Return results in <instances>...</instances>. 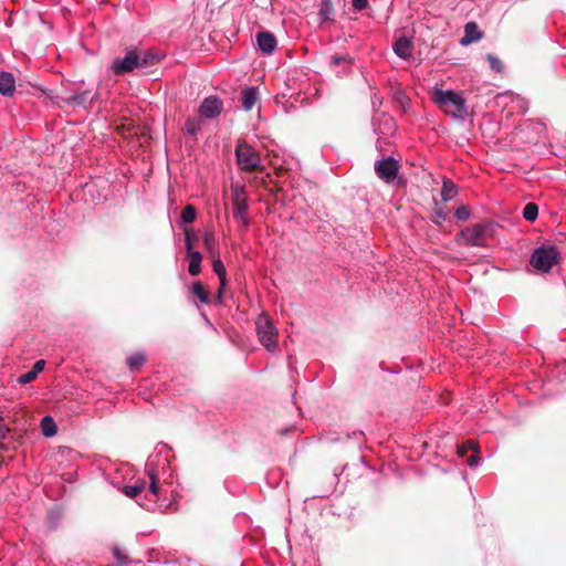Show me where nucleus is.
<instances>
[{"instance_id": "f03ea898", "label": "nucleus", "mask_w": 566, "mask_h": 566, "mask_svg": "<svg viewBox=\"0 0 566 566\" xmlns=\"http://www.w3.org/2000/svg\"><path fill=\"white\" fill-rule=\"evenodd\" d=\"M160 61L158 54L142 51L137 49H128L125 55L116 56L109 66V71L115 76H123L136 69H145L157 64Z\"/></svg>"}, {"instance_id": "39448f33", "label": "nucleus", "mask_w": 566, "mask_h": 566, "mask_svg": "<svg viewBox=\"0 0 566 566\" xmlns=\"http://www.w3.org/2000/svg\"><path fill=\"white\" fill-rule=\"evenodd\" d=\"M559 251L555 245L536 248L530 259L531 265L543 273H547L559 262Z\"/></svg>"}, {"instance_id": "72a5a7b5", "label": "nucleus", "mask_w": 566, "mask_h": 566, "mask_svg": "<svg viewBox=\"0 0 566 566\" xmlns=\"http://www.w3.org/2000/svg\"><path fill=\"white\" fill-rule=\"evenodd\" d=\"M470 214V209L467 206H461L455 210V217L460 220L469 219Z\"/></svg>"}, {"instance_id": "4468645a", "label": "nucleus", "mask_w": 566, "mask_h": 566, "mask_svg": "<svg viewBox=\"0 0 566 566\" xmlns=\"http://www.w3.org/2000/svg\"><path fill=\"white\" fill-rule=\"evenodd\" d=\"M15 92V80L10 72H0V94L3 96H12Z\"/></svg>"}, {"instance_id": "bb28decb", "label": "nucleus", "mask_w": 566, "mask_h": 566, "mask_svg": "<svg viewBox=\"0 0 566 566\" xmlns=\"http://www.w3.org/2000/svg\"><path fill=\"white\" fill-rule=\"evenodd\" d=\"M146 361L143 353H135L127 358V365L132 370L138 369Z\"/></svg>"}, {"instance_id": "a211bd4d", "label": "nucleus", "mask_w": 566, "mask_h": 566, "mask_svg": "<svg viewBox=\"0 0 566 566\" xmlns=\"http://www.w3.org/2000/svg\"><path fill=\"white\" fill-rule=\"evenodd\" d=\"M212 268L220 281V290H219L218 297L221 298L222 289L226 285V274H227L226 266L222 263V261L219 258H217L213 260Z\"/></svg>"}, {"instance_id": "9b49d317", "label": "nucleus", "mask_w": 566, "mask_h": 566, "mask_svg": "<svg viewBox=\"0 0 566 566\" xmlns=\"http://www.w3.org/2000/svg\"><path fill=\"white\" fill-rule=\"evenodd\" d=\"M48 97H50L52 101H54L55 104H60V103H64L69 106H80V105H85L86 101H87V95H88V92L87 91H84V92H81V93H76V94H73L69 97H57V96H53L52 95V92H44Z\"/></svg>"}, {"instance_id": "4be33fe9", "label": "nucleus", "mask_w": 566, "mask_h": 566, "mask_svg": "<svg viewBox=\"0 0 566 566\" xmlns=\"http://www.w3.org/2000/svg\"><path fill=\"white\" fill-rule=\"evenodd\" d=\"M333 12V6L331 0H323L319 11H318V19L321 23H324L325 21L329 20V17Z\"/></svg>"}, {"instance_id": "c85d7f7f", "label": "nucleus", "mask_w": 566, "mask_h": 566, "mask_svg": "<svg viewBox=\"0 0 566 566\" xmlns=\"http://www.w3.org/2000/svg\"><path fill=\"white\" fill-rule=\"evenodd\" d=\"M486 60L490 64V67L493 71H495L497 73H501L503 71V63L496 55L489 53V54H486Z\"/></svg>"}, {"instance_id": "f3484780", "label": "nucleus", "mask_w": 566, "mask_h": 566, "mask_svg": "<svg viewBox=\"0 0 566 566\" xmlns=\"http://www.w3.org/2000/svg\"><path fill=\"white\" fill-rule=\"evenodd\" d=\"M394 52L401 59H409L412 55L411 41L405 36L394 43Z\"/></svg>"}, {"instance_id": "20e7f679", "label": "nucleus", "mask_w": 566, "mask_h": 566, "mask_svg": "<svg viewBox=\"0 0 566 566\" xmlns=\"http://www.w3.org/2000/svg\"><path fill=\"white\" fill-rule=\"evenodd\" d=\"M255 329L260 343L270 352L277 347V328L266 313H261L255 319Z\"/></svg>"}, {"instance_id": "cd10ccee", "label": "nucleus", "mask_w": 566, "mask_h": 566, "mask_svg": "<svg viewBox=\"0 0 566 566\" xmlns=\"http://www.w3.org/2000/svg\"><path fill=\"white\" fill-rule=\"evenodd\" d=\"M113 555L117 560L116 566H127L129 564L127 555L118 546L113 548Z\"/></svg>"}, {"instance_id": "ddd939ff", "label": "nucleus", "mask_w": 566, "mask_h": 566, "mask_svg": "<svg viewBox=\"0 0 566 566\" xmlns=\"http://www.w3.org/2000/svg\"><path fill=\"white\" fill-rule=\"evenodd\" d=\"M187 253L189 256L188 272L191 276H196L201 271L202 255L199 251L190 249L189 238H187Z\"/></svg>"}, {"instance_id": "f8f14e48", "label": "nucleus", "mask_w": 566, "mask_h": 566, "mask_svg": "<svg viewBox=\"0 0 566 566\" xmlns=\"http://www.w3.org/2000/svg\"><path fill=\"white\" fill-rule=\"evenodd\" d=\"M256 42L260 51L264 54H271L276 48V39L273 33L263 31L256 34Z\"/></svg>"}, {"instance_id": "6ab92c4d", "label": "nucleus", "mask_w": 566, "mask_h": 566, "mask_svg": "<svg viewBox=\"0 0 566 566\" xmlns=\"http://www.w3.org/2000/svg\"><path fill=\"white\" fill-rule=\"evenodd\" d=\"M455 195L457 186L451 180H444L441 189V199L443 201H450Z\"/></svg>"}, {"instance_id": "dca6fc26", "label": "nucleus", "mask_w": 566, "mask_h": 566, "mask_svg": "<svg viewBox=\"0 0 566 566\" xmlns=\"http://www.w3.org/2000/svg\"><path fill=\"white\" fill-rule=\"evenodd\" d=\"M259 98L258 90L253 86L245 87L241 93V104L244 111H251Z\"/></svg>"}, {"instance_id": "2eb2a0df", "label": "nucleus", "mask_w": 566, "mask_h": 566, "mask_svg": "<svg viewBox=\"0 0 566 566\" xmlns=\"http://www.w3.org/2000/svg\"><path fill=\"white\" fill-rule=\"evenodd\" d=\"M482 39V32L475 22H468L464 27V36L460 40L462 45H468Z\"/></svg>"}, {"instance_id": "c9c22d12", "label": "nucleus", "mask_w": 566, "mask_h": 566, "mask_svg": "<svg viewBox=\"0 0 566 566\" xmlns=\"http://www.w3.org/2000/svg\"><path fill=\"white\" fill-rule=\"evenodd\" d=\"M352 3H353V7L356 9V10H364L367 4H368V0H352Z\"/></svg>"}, {"instance_id": "b1692460", "label": "nucleus", "mask_w": 566, "mask_h": 566, "mask_svg": "<svg viewBox=\"0 0 566 566\" xmlns=\"http://www.w3.org/2000/svg\"><path fill=\"white\" fill-rule=\"evenodd\" d=\"M191 291L202 304L209 302V293L200 282L193 283Z\"/></svg>"}, {"instance_id": "9d476101", "label": "nucleus", "mask_w": 566, "mask_h": 566, "mask_svg": "<svg viewBox=\"0 0 566 566\" xmlns=\"http://www.w3.org/2000/svg\"><path fill=\"white\" fill-rule=\"evenodd\" d=\"M223 109L221 99L217 96H209L205 98L199 107L201 117L212 119L218 117Z\"/></svg>"}, {"instance_id": "412c9836", "label": "nucleus", "mask_w": 566, "mask_h": 566, "mask_svg": "<svg viewBox=\"0 0 566 566\" xmlns=\"http://www.w3.org/2000/svg\"><path fill=\"white\" fill-rule=\"evenodd\" d=\"M203 244H205L206 249L212 255H214L217 253L218 241H217L216 235L212 232H210V231L205 232Z\"/></svg>"}, {"instance_id": "7c9ffc66", "label": "nucleus", "mask_w": 566, "mask_h": 566, "mask_svg": "<svg viewBox=\"0 0 566 566\" xmlns=\"http://www.w3.org/2000/svg\"><path fill=\"white\" fill-rule=\"evenodd\" d=\"M331 62L333 65H338L340 63H347L349 65V64H352L353 60L348 55L335 54L331 57Z\"/></svg>"}, {"instance_id": "6e6552de", "label": "nucleus", "mask_w": 566, "mask_h": 566, "mask_svg": "<svg viewBox=\"0 0 566 566\" xmlns=\"http://www.w3.org/2000/svg\"><path fill=\"white\" fill-rule=\"evenodd\" d=\"M399 163L394 157L382 158L375 163V174L386 184H392L399 172Z\"/></svg>"}, {"instance_id": "f704fd0d", "label": "nucleus", "mask_w": 566, "mask_h": 566, "mask_svg": "<svg viewBox=\"0 0 566 566\" xmlns=\"http://www.w3.org/2000/svg\"><path fill=\"white\" fill-rule=\"evenodd\" d=\"M45 361L43 359L36 360L31 369L36 376L44 369Z\"/></svg>"}, {"instance_id": "aec40b11", "label": "nucleus", "mask_w": 566, "mask_h": 566, "mask_svg": "<svg viewBox=\"0 0 566 566\" xmlns=\"http://www.w3.org/2000/svg\"><path fill=\"white\" fill-rule=\"evenodd\" d=\"M41 430L45 437H53L56 433V424L50 416H45L41 420Z\"/></svg>"}, {"instance_id": "7ed1b4c3", "label": "nucleus", "mask_w": 566, "mask_h": 566, "mask_svg": "<svg viewBox=\"0 0 566 566\" xmlns=\"http://www.w3.org/2000/svg\"><path fill=\"white\" fill-rule=\"evenodd\" d=\"M432 101L447 114L454 117L467 115L465 99L453 91H443L436 87L432 93Z\"/></svg>"}, {"instance_id": "0eeeda50", "label": "nucleus", "mask_w": 566, "mask_h": 566, "mask_svg": "<svg viewBox=\"0 0 566 566\" xmlns=\"http://www.w3.org/2000/svg\"><path fill=\"white\" fill-rule=\"evenodd\" d=\"M235 157L239 168L243 171H253L261 166L260 154L247 143L237 145Z\"/></svg>"}, {"instance_id": "1a4fd4ad", "label": "nucleus", "mask_w": 566, "mask_h": 566, "mask_svg": "<svg viewBox=\"0 0 566 566\" xmlns=\"http://www.w3.org/2000/svg\"><path fill=\"white\" fill-rule=\"evenodd\" d=\"M486 226L473 224L462 230L460 235L467 245L482 247L485 243Z\"/></svg>"}, {"instance_id": "e433bc0d", "label": "nucleus", "mask_w": 566, "mask_h": 566, "mask_svg": "<svg viewBox=\"0 0 566 566\" xmlns=\"http://www.w3.org/2000/svg\"><path fill=\"white\" fill-rule=\"evenodd\" d=\"M480 463V458L478 454H472L468 458V464L472 468L478 467Z\"/></svg>"}, {"instance_id": "4c0bfd02", "label": "nucleus", "mask_w": 566, "mask_h": 566, "mask_svg": "<svg viewBox=\"0 0 566 566\" xmlns=\"http://www.w3.org/2000/svg\"><path fill=\"white\" fill-rule=\"evenodd\" d=\"M6 436V426L3 420L0 418V439Z\"/></svg>"}, {"instance_id": "393cba45", "label": "nucleus", "mask_w": 566, "mask_h": 566, "mask_svg": "<svg viewBox=\"0 0 566 566\" xmlns=\"http://www.w3.org/2000/svg\"><path fill=\"white\" fill-rule=\"evenodd\" d=\"M185 129L189 135L196 136L198 132L201 129L200 119L196 117L187 118L185 122Z\"/></svg>"}, {"instance_id": "423d86ee", "label": "nucleus", "mask_w": 566, "mask_h": 566, "mask_svg": "<svg viewBox=\"0 0 566 566\" xmlns=\"http://www.w3.org/2000/svg\"><path fill=\"white\" fill-rule=\"evenodd\" d=\"M231 200L233 218L240 221L243 227H248V197L243 185L239 182L231 185Z\"/></svg>"}, {"instance_id": "473e14b6", "label": "nucleus", "mask_w": 566, "mask_h": 566, "mask_svg": "<svg viewBox=\"0 0 566 566\" xmlns=\"http://www.w3.org/2000/svg\"><path fill=\"white\" fill-rule=\"evenodd\" d=\"M36 377L38 376L32 370H29L28 373L19 376L18 381L21 385H27V384L33 381Z\"/></svg>"}, {"instance_id": "f257e3e1", "label": "nucleus", "mask_w": 566, "mask_h": 566, "mask_svg": "<svg viewBox=\"0 0 566 566\" xmlns=\"http://www.w3.org/2000/svg\"><path fill=\"white\" fill-rule=\"evenodd\" d=\"M145 471L146 479L137 478L130 484L123 486V493L148 511L167 509L170 504L166 502L167 490L164 488L163 481L170 478L168 454L158 451L150 454L147 459Z\"/></svg>"}, {"instance_id": "c756f323", "label": "nucleus", "mask_w": 566, "mask_h": 566, "mask_svg": "<svg viewBox=\"0 0 566 566\" xmlns=\"http://www.w3.org/2000/svg\"><path fill=\"white\" fill-rule=\"evenodd\" d=\"M475 448L476 446L474 441H468L461 446H458V455L464 457L468 453V451L475 450Z\"/></svg>"}, {"instance_id": "2f4dec72", "label": "nucleus", "mask_w": 566, "mask_h": 566, "mask_svg": "<svg viewBox=\"0 0 566 566\" xmlns=\"http://www.w3.org/2000/svg\"><path fill=\"white\" fill-rule=\"evenodd\" d=\"M185 232V245L187 247V238H189L190 249H193V242L198 240L197 233L189 228L184 229Z\"/></svg>"}, {"instance_id": "5701e85b", "label": "nucleus", "mask_w": 566, "mask_h": 566, "mask_svg": "<svg viewBox=\"0 0 566 566\" xmlns=\"http://www.w3.org/2000/svg\"><path fill=\"white\" fill-rule=\"evenodd\" d=\"M197 211L191 205L186 206L180 216V223H192L196 220Z\"/></svg>"}, {"instance_id": "a878e982", "label": "nucleus", "mask_w": 566, "mask_h": 566, "mask_svg": "<svg viewBox=\"0 0 566 566\" xmlns=\"http://www.w3.org/2000/svg\"><path fill=\"white\" fill-rule=\"evenodd\" d=\"M538 217V207L534 202H528L523 209V218L527 221H535Z\"/></svg>"}]
</instances>
